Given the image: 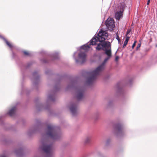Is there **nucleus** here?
<instances>
[{
    "label": "nucleus",
    "mask_w": 157,
    "mask_h": 157,
    "mask_svg": "<svg viewBox=\"0 0 157 157\" xmlns=\"http://www.w3.org/2000/svg\"><path fill=\"white\" fill-rule=\"evenodd\" d=\"M100 42L96 47L97 50H103L105 52V53L107 56L102 64L96 68L90 73V76L88 79L87 83L90 84L92 83L97 77L100 75L105 68V63L111 57V44L109 41Z\"/></svg>",
    "instance_id": "nucleus-1"
},
{
    "label": "nucleus",
    "mask_w": 157,
    "mask_h": 157,
    "mask_svg": "<svg viewBox=\"0 0 157 157\" xmlns=\"http://www.w3.org/2000/svg\"><path fill=\"white\" fill-rule=\"evenodd\" d=\"M98 37H94L90 41V45H94L98 41L101 42L106 40L108 36V33L106 31L102 29L100 30L98 34Z\"/></svg>",
    "instance_id": "nucleus-2"
},
{
    "label": "nucleus",
    "mask_w": 157,
    "mask_h": 157,
    "mask_svg": "<svg viewBox=\"0 0 157 157\" xmlns=\"http://www.w3.org/2000/svg\"><path fill=\"white\" fill-rule=\"evenodd\" d=\"M46 136L47 137L53 140H56L60 137V135L56 131L54 127L51 125H48L47 129Z\"/></svg>",
    "instance_id": "nucleus-3"
},
{
    "label": "nucleus",
    "mask_w": 157,
    "mask_h": 157,
    "mask_svg": "<svg viewBox=\"0 0 157 157\" xmlns=\"http://www.w3.org/2000/svg\"><path fill=\"white\" fill-rule=\"evenodd\" d=\"M120 5L118 6L115 17L117 20H119L123 16V13L125 7L124 0H119Z\"/></svg>",
    "instance_id": "nucleus-4"
},
{
    "label": "nucleus",
    "mask_w": 157,
    "mask_h": 157,
    "mask_svg": "<svg viewBox=\"0 0 157 157\" xmlns=\"http://www.w3.org/2000/svg\"><path fill=\"white\" fill-rule=\"evenodd\" d=\"M41 148L47 154V157H51L52 156V149L51 145H48L46 143H43Z\"/></svg>",
    "instance_id": "nucleus-5"
},
{
    "label": "nucleus",
    "mask_w": 157,
    "mask_h": 157,
    "mask_svg": "<svg viewBox=\"0 0 157 157\" xmlns=\"http://www.w3.org/2000/svg\"><path fill=\"white\" fill-rule=\"evenodd\" d=\"M105 24L108 29L110 30H113L115 27L113 20L111 18H109L106 20Z\"/></svg>",
    "instance_id": "nucleus-6"
},
{
    "label": "nucleus",
    "mask_w": 157,
    "mask_h": 157,
    "mask_svg": "<svg viewBox=\"0 0 157 157\" xmlns=\"http://www.w3.org/2000/svg\"><path fill=\"white\" fill-rule=\"evenodd\" d=\"M78 60L76 59V62H78V61L81 62V63H83L85 61L86 58V54L83 52H81L78 55Z\"/></svg>",
    "instance_id": "nucleus-7"
},
{
    "label": "nucleus",
    "mask_w": 157,
    "mask_h": 157,
    "mask_svg": "<svg viewBox=\"0 0 157 157\" xmlns=\"http://www.w3.org/2000/svg\"><path fill=\"white\" fill-rule=\"evenodd\" d=\"M70 109L73 116L75 115L78 113L77 106L76 104L71 105L70 108Z\"/></svg>",
    "instance_id": "nucleus-8"
},
{
    "label": "nucleus",
    "mask_w": 157,
    "mask_h": 157,
    "mask_svg": "<svg viewBox=\"0 0 157 157\" xmlns=\"http://www.w3.org/2000/svg\"><path fill=\"white\" fill-rule=\"evenodd\" d=\"M83 96V92L82 91H79L78 92L77 98L78 100L82 99Z\"/></svg>",
    "instance_id": "nucleus-9"
},
{
    "label": "nucleus",
    "mask_w": 157,
    "mask_h": 157,
    "mask_svg": "<svg viewBox=\"0 0 157 157\" xmlns=\"http://www.w3.org/2000/svg\"><path fill=\"white\" fill-rule=\"evenodd\" d=\"M16 109V108L15 107H14L13 108L10 110L8 112V114L10 116H12L14 114L15 110Z\"/></svg>",
    "instance_id": "nucleus-10"
},
{
    "label": "nucleus",
    "mask_w": 157,
    "mask_h": 157,
    "mask_svg": "<svg viewBox=\"0 0 157 157\" xmlns=\"http://www.w3.org/2000/svg\"><path fill=\"white\" fill-rule=\"evenodd\" d=\"M91 140V137L90 136L86 137L85 140L84 142L85 144L89 143Z\"/></svg>",
    "instance_id": "nucleus-11"
},
{
    "label": "nucleus",
    "mask_w": 157,
    "mask_h": 157,
    "mask_svg": "<svg viewBox=\"0 0 157 157\" xmlns=\"http://www.w3.org/2000/svg\"><path fill=\"white\" fill-rule=\"evenodd\" d=\"M90 48V47L89 45H85L81 47V48L84 50L85 51H88Z\"/></svg>",
    "instance_id": "nucleus-12"
},
{
    "label": "nucleus",
    "mask_w": 157,
    "mask_h": 157,
    "mask_svg": "<svg viewBox=\"0 0 157 157\" xmlns=\"http://www.w3.org/2000/svg\"><path fill=\"white\" fill-rule=\"evenodd\" d=\"M3 40L6 42V44L10 48L13 47V45L9 41H8L5 38H3Z\"/></svg>",
    "instance_id": "nucleus-13"
},
{
    "label": "nucleus",
    "mask_w": 157,
    "mask_h": 157,
    "mask_svg": "<svg viewBox=\"0 0 157 157\" xmlns=\"http://www.w3.org/2000/svg\"><path fill=\"white\" fill-rule=\"evenodd\" d=\"M128 41H127L126 40H125L124 41V44H123V48H124L125 47V46H126V45L128 43Z\"/></svg>",
    "instance_id": "nucleus-14"
},
{
    "label": "nucleus",
    "mask_w": 157,
    "mask_h": 157,
    "mask_svg": "<svg viewBox=\"0 0 157 157\" xmlns=\"http://www.w3.org/2000/svg\"><path fill=\"white\" fill-rule=\"evenodd\" d=\"M130 32H131V29H128L127 31L126 36H127V35Z\"/></svg>",
    "instance_id": "nucleus-15"
},
{
    "label": "nucleus",
    "mask_w": 157,
    "mask_h": 157,
    "mask_svg": "<svg viewBox=\"0 0 157 157\" xmlns=\"http://www.w3.org/2000/svg\"><path fill=\"white\" fill-rule=\"evenodd\" d=\"M140 46H141V44H140V43L139 44H138V45L136 47V50H138V48H140Z\"/></svg>",
    "instance_id": "nucleus-16"
},
{
    "label": "nucleus",
    "mask_w": 157,
    "mask_h": 157,
    "mask_svg": "<svg viewBox=\"0 0 157 157\" xmlns=\"http://www.w3.org/2000/svg\"><path fill=\"white\" fill-rule=\"evenodd\" d=\"M23 52L25 55H29V53L27 51H24Z\"/></svg>",
    "instance_id": "nucleus-17"
},
{
    "label": "nucleus",
    "mask_w": 157,
    "mask_h": 157,
    "mask_svg": "<svg viewBox=\"0 0 157 157\" xmlns=\"http://www.w3.org/2000/svg\"><path fill=\"white\" fill-rule=\"evenodd\" d=\"M136 41H135L134 43L133 44L132 46V48H134V47L136 45Z\"/></svg>",
    "instance_id": "nucleus-18"
},
{
    "label": "nucleus",
    "mask_w": 157,
    "mask_h": 157,
    "mask_svg": "<svg viewBox=\"0 0 157 157\" xmlns=\"http://www.w3.org/2000/svg\"><path fill=\"white\" fill-rule=\"evenodd\" d=\"M126 36V38L125 40L128 41L130 38V37H129L127 36Z\"/></svg>",
    "instance_id": "nucleus-19"
},
{
    "label": "nucleus",
    "mask_w": 157,
    "mask_h": 157,
    "mask_svg": "<svg viewBox=\"0 0 157 157\" xmlns=\"http://www.w3.org/2000/svg\"><path fill=\"white\" fill-rule=\"evenodd\" d=\"M119 59V57L118 56H116L115 59L116 61H117Z\"/></svg>",
    "instance_id": "nucleus-20"
},
{
    "label": "nucleus",
    "mask_w": 157,
    "mask_h": 157,
    "mask_svg": "<svg viewBox=\"0 0 157 157\" xmlns=\"http://www.w3.org/2000/svg\"><path fill=\"white\" fill-rule=\"evenodd\" d=\"M121 127H120L118 128V131L119 132H120V130H121Z\"/></svg>",
    "instance_id": "nucleus-21"
},
{
    "label": "nucleus",
    "mask_w": 157,
    "mask_h": 157,
    "mask_svg": "<svg viewBox=\"0 0 157 157\" xmlns=\"http://www.w3.org/2000/svg\"><path fill=\"white\" fill-rule=\"evenodd\" d=\"M150 2V0H148L147 2V5H148L149 4Z\"/></svg>",
    "instance_id": "nucleus-22"
},
{
    "label": "nucleus",
    "mask_w": 157,
    "mask_h": 157,
    "mask_svg": "<svg viewBox=\"0 0 157 157\" xmlns=\"http://www.w3.org/2000/svg\"><path fill=\"white\" fill-rule=\"evenodd\" d=\"M116 39H117V40H119L120 39H119V37L118 36H117V37H116Z\"/></svg>",
    "instance_id": "nucleus-23"
},
{
    "label": "nucleus",
    "mask_w": 157,
    "mask_h": 157,
    "mask_svg": "<svg viewBox=\"0 0 157 157\" xmlns=\"http://www.w3.org/2000/svg\"><path fill=\"white\" fill-rule=\"evenodd\" d=\"M1 157H6L4 155H2L1 156Z\"/></svg>",
    "instance_id": "nucleus-24"
},
{
    "label": "nucleus",
    "mask_w": 157,
    "mask_h": 157,
    "mask_svg": "<svg viewBox=\"0 0 157 157\" xmlns=\"http://www.w3.org/2000/svg\"><path fill=\"white\" fill-rule=\"evenodd\" d=\"M49 98H51V97L50 96L49 97Z\"/></svg>",
    "instance_id": "nucleus-25"
},
{
    "label": "nucleus",
    "mask_w": 157,
    "mask_h": 157,
    "mask_svg": "<svg viewBox=\"0 0 157 157\" xmlns=\"http://www.w3.org/2000/svg\"><path fill=\"white\" fill-rule=\"evenodd\" d=\"M156 46L157 47V44L156 45Z\"/></svg>",
    "instance_id": "nucleus-26"
}]
</instances>
